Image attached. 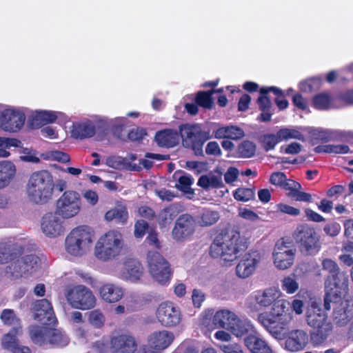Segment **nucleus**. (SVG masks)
<instances>
[{
	"label": "nucleus",
	"instance_id": "nucleus-1",
	"mask_svg": "<svg viewBox=\"0 0 353 353\" xmlns=\"http://www.w3.org/2000/svg\"><path fill=\"white\" fill-rule=\"evenodd\" d=\"M247 239L242 236L238 227L225 224L220 226L209 248V254L231 265L248 249Z\"/></svg>",
	"mask_w": 353,
	"mask_h": 353
},
{
	"label": "nucleus",
	"instance_id": "nucleus-2",
	"mask_svg": "<svg viewBox=\"0 0 353 353\" xmlns=\"http://www.w3.org/2000/svg\"><path fill=\"white\" fill-rule=\"evenodd\" d=\"M123 233L118 230H110L99 236L93 248V255L103 263L118 259L125 250Z\"/></svg>",
	"mask_w": 353,
	"mask_h": 353
},
{
	"label": "nucleus",
	"instance_id": "nucleus-3",
	"mask_svg": "<svg viewBox=\"0 0 353 353\" xmlns=\"http://www.w3.org/2000/svg\"><path fill=\"white\" fill-rule=\"evenodd\" d=\"M287 302L276 301L270 313L263 312L258 316L259 322L276 340L281 341L285 336V329L292 320L290 313L286 310Z\"/></svg>",
	"mask_w": 353,
	"mask_h": 353
},
{
	"label": "nucleus",
	"instance_id": "nucleus-4",
	"mask_svg": "<svg viewBox=\"0 0 353 353\" xmlns=\"http://www.w3.org/2000/svg\"><path fill=\"white\" fill-rule=\"evenodd\" d=\"M54 181L52 174L45 170L34 172L26 185V194L32 202L44 204L52 197Z\"/></svg>",
	"mask_w": 353,
	"mask_h": 353
},
{
	"label": "nucleus",
	"instance_id": "nucleus-5",
	"mask_svg": "<svg viewBox=\"0 0 353 353\" xmlns=\"http://www.w3.org/2000/svg\"><path fill=\"white\" fill-rule=\"evenodd\" d=\"M95 239L94 230L86 225L72 229L65 239V250L68 254L76 258L87 255Z\"/></svg>",
	"mask_w": 353,
	"mask_h": 353
},
{
	"label": "nucleus",
	"instance_id": "nucleus-6",
	"mask_svg": "<svg viewBox=\"0 0 353 353\" xmlns=\"http://www.w3.org/2000/svg\"><path fill=\"white\" fill-rule=\"evenodd\" d=\"M305 320L307 325L313 329L310 337L314 345L321 344L330 335L332 325L317 303L312 302L307 307Z\"/></svg>",
	"mask_w": 353,
	"mask_h": 353
},
{
	"label": "nucleus",
	"instance_id": "nucleus-7",
	"mask_svg": "<svg viewBox=\"0 0 353 353\" xmlns=\"http://www.w3.org/2000/svg\"><path fill=\"white\" fill-rule=\"evenodd\" d=\"M348 290V279L344 272L327 276L325 281L324 307L331 309V303H336L344 296Z\"/></svg>",
	"mask_w": 353,
	"mask_h": 353
},
{
	"label": "nucleus",
	"instance_id": "nucleus-8",
	"mask_svg": "<svg viewBox=\"0 0 353 353\" xmlns=\"http://www.w3.org/2000/svg\"><path fill=\"white\" fill-rule=\"evenodd\" d=\"M64 294L68 304L74 309L87 310L96 305L95 296L90 288L83 285L68 288Z\"/></svg>",
	"mask_w": 353,
	"mask_h": 353
},
{
	"label": "nucleus",
	"instance_id": "nucleus-9",
	"mask_svg": "<svg viewBox=\"0 0 353 353\" xmlns=\"http://www.w3.org/2000/svg\"><path fill=\"white\" fill-rule=\"evenodd\" d=\"M147 261L152 277L161 285H168L172 274L169 262L158 252H148Z\"/></svg>",
	"mask_w": 353,
	"mask_h": 353
},
{
	"label": "nucleus",
	"instance_id": "nucleus-10",
	"mask_svg": "<svg viewBox=\"0 0 353 353\" xmlns=\"http://www.w3.org/2000/svg\"><path fill=\"white\" fill-rule=\"evenodd\" d=\"M183 145L191 148L196 156H203V146L209 139L199 125L185 124L179 127Z\"/></svg>",
	"mask_w": 353,
	"mask_h": 353
},
{
	"label": "nucleus",
	"instance_id": "nucleus-11",
	"mask_svg": "<svg viewBox=\"0 0 353 353\" xmlns=\"http://www.w3.org/2000/svg\"><path fill=\"white\" fill-rule=\"evenodd\" d=\"M296 249L290 239L281 238L276 243L272 252L273 263L279 270L290 268L294 263Z\"/></svg>",
	"mask_w": 353,
	"mask_h": 353
},
{
	"label": "nucleus",
	"instance_id": "nucleus-12",
	"mask_svg": "<svg viewBox=\"0 0 353 353\" xmlns=\"http://www.w3.org/2000/svg\"><path fill=\"white\" fill-rule=\"evenodd\" d=\"M81 209L80 194L73 190H68L56 202L54 214L63 219H70L76 216Z\"/></svg>",
	"mask_w": 353,
	"mask_h": 353
},
{
	"label": "nucleus",
	"instance_id": "nucleus-13",
	"mask_svg": "<svg viewBox=\"0 0 353 353\" xmlns=\"http://www.w3.org/2000/svg\"><path fill=\"white\" fill-rule=\"evenodd\" d=\"M294 238L300 244L301 251L307 254H314L321 248L320 236L314 228H298L294 233Z\"/></svg>",
	"mask_w": 353,
	"mask_h": 353
},
{
	"label": "nucleus",
	"instance_id": "nucleus-14",
	"mask_svg": "<svg viewBox=\"0 0 353 353\" xmlns=\"http://www.w3.org/2000/svg\"><path fill=\"white\" fill-rule=\"evenodd\" d=\"M156 316L163 326L170 327L180 323L182 315L179 307L175 303L165 301L158 306Z\"/></svg>",
	"mask_w": 353,
	"mask_h": 353
},
{
	"label": "nucleus",
	"instance_id": "nucleus-15",
	"mask_svg": "<svg viewBox=\"0 0 353 353\" xmlns=\"http://www.w3.org/2000/svg\"><path fill=\"white\" fill-rule=\"evenodd\" d=\"M174 340V334L168 330L154 332L148 339V345L141 347L143 353H161L168 347Z\"/></svg>",
	"mask_w": 353,
	"mask_h": 353
},
{
	"label": "nucleus",
	"instance_id": "nucleus-16",
	"mask_svg": "<svg viewBox=\"0 0 353 353\" xmlns=\"http://www.w3.org/2000/svg\"><path fill=\"white\" fill-rule=\"evenodd\" d=\"M285 339L282 347L290 352H297L305 348L309 342L307 333L301 329L285 331Z\"/></svg>",
	"mask_w": 353,
	"mask_h": 353
},
{
	"label": "nucleus",
	"instance_id": "nucleus-17",
	"mask_svg": "<svg viewBox=\"0 0 353 353\" xmlns=\"http://www.w3.org/2000/svg\"><path fill=\"white\" fill-rule=\"evenodd\" d=\"M112 353H134L137 348L135 339L127 333L117 334L110 338Z\"/></svg>",
	"mask_w": 353,
	"mask_h": 353
},
{
	"label": "nucleus",
	"instance_id": "nucleus-18",
	"mask_svg": "<svg viewBox=\"0 0 353 353\" xmlns=\"http://www.w3.org/2000/svg\"><path fill=\"white\" fill-rule=\"evenodd\" d=\"M40 264V259L34 254H29L17 259L8 266L10 272L15 276L32 273Z\"/></svg>",
	"mask_w": 353,
	"mask_h": 353
},
{
	"label": "nucleus",
	"instance_id": "nucleus-19",
	"mask_svg": "<svg viewBox=\"0 0 353 353\" xmlns=\"http://www.w3.org/2000/svg\"><path fill=\"white\" fill-rule=\"evenodd\" d=\"M261 259V254L257 251L246 253L236 267V275L245 279L252 275Z\"/></svg>",
	"mask_w": 353,
	"mask_h": 353
},
{
	"label": "nucleus",
	"instance_id": "nucleus-20",
	"mask_svg": "<svg viewBox=\"0 0 353 353\" xmlns=\"http://www.w3.org/2000/svg\"><path fill=\"white\" fill-rule=\"evenodd\" d=\"M25 114L14 109H6L2 112V129L12 132L19 131L24 125Z\"/></svg>",
	"mask_w": 353,
	"mask_h": 353
},
{
	"label": "nucleus",
	"instance_id": "nucleus-21",
	"mask_svg": "<svg viewBox=\"0 0 353 353\" xmlns=\"http://www.w3.org/2000/svg\"><path fill=\"white\" fill-rule=\"evenodd\" d=\"M34 320L47 325L54 324L56 317L51 303L47 299H41L34 302L33 305Z\"/></svg>",
	"mask_w": 353,
	"mask_h": 353
},
{
	"label": "nucleus",
	"instance_id": "nucleus-22",
	"mask_svg": "<svg viewBox=\"0 0 353 353\" xmlns=\"http://www.w3.org/2000/svg\"><path fill=\"white\" fill-rule=\"evenodd\" d=\"M99 293L101 299L104 302L114 303L123 299L124 290L119 285L113 283H106L100 286Z\"/></svg>",
	"mask_w": 353,
	"mask_h": 353
},
{
	"label": "nucleus",
	"instance_id": "nucleus-23",
	"mask_svg": "<svg viewBox=\"0 0 353 353\" xmlns=\"http://www.w3.org/2000/svg\"><path fill=\"white\" fill-rule=\"evenodd\" d=\"M143 268L141 263L135 259H130L125 262L124 270L121 274V279L132 283L137 282L142 276Z\"/></svg>",
	"mask_w": 353,
	"mask_h": 353
},
{
	"label": "nucleus",
	"instance_id": "nucleus-24",
	"mask_svg": "<svg viewBox=\"0 0 353 353\" xmlns=\"http://www.w3.org/2000/svg\"><path fill=\"white\" fill-rule=\"evenodd\" d=\"M50 327L32 325L28 327V334L33 343L43 346L48 345Z\"/></svg>",
	"mask_w": 353,
	"mask_h": 353
},
{
	"label": "nucleus",
	"instance_id": "nucleus-25",
	"mask_svg": "<svg viewBox=\"0 0 353 353\" xmlns=\"http://www.w3.org/2000/svg\"><path fill=\"white\" fill-rule=\"evenodd\" d=\"M229 331L236 337H241L254 332V327L247 319H240L236 316Z\"/></svg>",
	"mask_w": 353,
	"mask_h": 353
},
{
	"label": "nucleus",
	"instance_id": "nucleus-26",
	"mask_svg": "<svg viewBox=\"0 0 353 353\" xmlns=\"http://www.w3.org/2000/svg\"><path fill=\"white\" fill-rule=\"evenodd\" d=\"M155 141L161 147L172 148L179 143V138L176 131L165 130L156 133Z\"/></svg>",
	"mask_w": 353,
	"mask_h": 353
},
{
	"label": "nucleus",
	"instance_id": "nucleus-27",
	"mask_svg": "<svg viewBox=\"0 0 353 353\" xmlns=\"http://www.w3.org/2000/svg\"><path fill=\"white\" fill-rule=\"evenodd\" d=\"M236 316L234 312L228 310H219L213 317V322L218 327L229 331Z\"/></svg>",
	"mask_w": 353,
	"mask_h": 353
},
{
	"label": "nucleus",
	"instance_id": "nucleus-28",
	"mask_svg": "<svg viewBox=\"0 0 353 353\" xmlns=\"http://www.w3.org/2000/svg\"><path fill=\"white\" fill-rule=\"evenodd\" d=\"M194 232L193 222H176L172 231V238L177 241H183Z\"/></svg>",
	"mask_w": 353,
	"mask_h": 353
},
{
	"label": "nucleus",
	"instance_id": "nucleus-29",
	"mask_svg": "<svg viewBox=\"0 0 353 353\" xmlns=\"http://www.w3.org/2000/svg\"><path fill=\"white\" fill-rule=\"evenodd\" d=\"M280 296V292L276 288H268L263 292H259L255 295V301L263 307H268L274 303Z\"/></svg>",
	"mask_w": 353,
	"mask_h": 353
},
{
	"label": "nucleus",
	"instance_id": "nucleus-30",
	"mask_svg": "<svg viewBox=\"0 0 353 353\" xmlns=\"http://www.w3.org/2000/svg\"><path fill=\"white\" fill-rule=\"evenodd\" d=\"M15 173L16 168L12 163L7 161L0 163V189L9 185Z\"/></svg>",
	"mask_w": 353,
	"mask_h": 353
},
{
	"label": "nucleus",
	"instance_id": "nucleus-31",
	"mask_svg": "<svg viewBox=\"0 0 353 353\" xmlns=\"http://www.w3.org/2000/svg\"><path fill=\"white\" fill-rule=\"evenodd\" d=\"M95 132V126L90 121L75 124L72 130V136L80 139L92 137Z\"/></svg>",
	"mask_w": 353,
	"mask_h": 353
},
{
	"label": "nucleus",
	"instance_id": "nucleus-32",
	"mask_svg": "<svg viewBox=\"0 0 353 353\" xmlns=\"http://www.w3.org/2000/svg\"><path fill=\"white\" fill-rule=\"evenodd\" d=\"M23 333L22 327H13L11 330L5 334L1 340L2 347L4 350H10L18 346L17 336H21Z\"/></svg>",
	"mask_w": 353,
	"mask_h": 353
},
{
	"label": "nucleus",
	"instance_id": "nucleus-33",
	"mask_svg": "<svg viewBox=\"0 0 353 353\" xmlns=\"http://www.w3.org/2000/svg\"><path fill=\"white\" fill-rule=\"evenodd\" d=\"M48 335V345L53 347H63L70 342L68 336L61 330L50 328Z\"/></svg>",
	"mask_w": 353,
	"mask_h": 353
},
{
	"label": "nucleus",
	"instance_id": "nucleus-34",
	"mask_svg": "<svg viewBox=\"0 0 353 353\" xmlns=\"http://www.w3.org/2000/svg\"><path fill=\"white\" fill-rule=\"evenodd\" d=\"M57 119V115L51 111H37L30 119V125L33 128H40L41 126L49 123L54 122Z\"/></svg>",
	"mask_w": 353,
	"mask_h": 353
},
{
	"label": "nucleus",
	"instance_id": "nucleus-35",
	"mask_svg": "<svg viewBox=\"0 0 353 353\" xmlns=\"http://www.w3.org/2000/svg\"><path fill=\"white\" fill-rule=\"evenodd\" d=\"M244 343L252 353H261L270 347L265 340L254 334L245 338Z\"/></svg>",
	"mask_w": 353,
	"mask_h": 353
},
{
	"label": "nucleus",
	"instance_id": "nucleus-36",
	"mask_svg": "<svg viewBox=\"0 0 353 353\" xmlns=\"http://www.w3.org/2000/svg\"><path fill=\"white\" fill-rule=\"evenodd\" d=\"M41 230L48 237H57L63 234L65 228L61 222H41Z\"/></svg>",
	"mask_w": 353,
	"mask_h": 353
},
{
	"label": "nucleus",
	"instance_id": "nucleus-37",
	"mask_svg": "<svg viewBox=\"0 0 353 353\" xmlns=\"http://www.w3.org/2000/svg\"><path fill=\"white\" fill-rule=\"evenodd\" d=\"M105 218L106 221H112L113 219L126 221L128 218L126 206L122 203L117 204L105 213Z\"/></svg>",
	"mask_w": 353,
	"mask_h": 353
},
{
	"label": "nucleus",
	"instance_id": "nucleus-38",
	"mask_svg": "<svg viewBox=\"0 0 353 353\" xmlns=\"http://www.w3.org/2000/svg\"><path fill=\"white\" fill-rule=\"evenodd\" d=\"M197 185L205 190L212 188H218L222 186V178L221 176L202 175L198 180Z\"/></svg>",
	"mask_w": 353,
	"mask_h": 353
},
{
	"label": "nucleus",
	"instance_id": "nucleus-39",
	"mask_svg": "<svg viewBox=\"0 0 353 353\" xmlns=\"http://www.w3.org/2000/svg\"><path fill=\"white\" fill-rule=\"evenodd\" d=\"M193 183V178L192 176L185 174L181 176L178 179V183H176L175 188L178 190L183 191L185 194H193V190L191 185Z\"/></svg>",
	"mask_w": 353,
	"mask_h": 353
},
{
	"label": "nucleus",
	"instance_id": "nucleus-40",
	"mask_svg": "<svg viewBox=\"0 0 353 353\" xmlns=\"http://www.w3.org/2000/svg\"><path fill=\"white\" fill-rule=\"evenodd\" d=\"M256 152L255 144L250 141H244L238 146L239 156L243 158H250Z\"/></svg>",
	"mask_w": 353,
	"mask_h": 353
},
{
	"label": "nucleus",
	"instance_id": "nucleus-41",
	"mask_svg": "<svg viewBox=\"0 0 353 353\" xmlns=\"http://www.w3.org/2000/svg\"><path fill=\"white\" fill-rule=\"evenodd\" d=\"M299 283L294 278V275L285 276L281 281V288L288 294H294L299 289Z\"/></svg>",
	"mask_w": 353,
	"mask_h": 353
},
{
	"label": "nucleus",
	"instance_id": "nucleus-42",
	"mask_svg": "<svg viewBox=\"0 0 353 353\" xmlns=\"http://www.w3.org/2000/svg\"><path fill=\"white\" fill-rule=\"evenodd\" d=\"M0 318L6 325H13L14 327L21 326L19 319L17 317L14 310L11 309L3 310Z\"/></svg>",
	"mask_w": 353,
	"mask_h": 353
},
{
	"label": "nucleus",
	"instance_id": "nucleus-43",
	"mask_svg": "<svg viewBox=\"0 0 353 353\" xmlns=\"http://www.w3.org/2000/svg\"><path fill=\"white\" fill-rule=\"evenodd\" d=\"M145 159H140V164H141V165L147 170L152 167L153 161H163L169 159V157L168 155L154 154L150 152H147L145 154Z\"/></svg>",
	"mask_w": 353,
	"mask_h": 353
},
{
	"label": "nucleus",
	"instance_id": "nucleus-44",
	"mask_svg": "<svg viewBox=\"0 0 353 353\" xmlns=\"http://www.w3.org/2000/svg\"><path fill=\"white\" fill-rule=\"evenodd\" d=\"M255 196V190L252 188H239L234 193L235 199L241 201H248Z\"/></svg>",
	"mask_w": 353,
	"mask_h": 353
},
{
	"label": "nucleus",
	"instance_id": "nucleus-45",
	"mask_svg": "<svg viewBox=\"0 0 353 353\" xmlns=\"http://www.w3.org/2000/svg\"><path fill=\"white\" fill-rule=\"evenodd\" d=\"M353 250L352 242H344L342 251L344 252L340 256L341 261L347 266H351L353 264V258L352 257V252Z\"/></svg>",
	"mask_w": 353,
	"mask_h": 353
},
{
	"label": "nucleus",
	"instance_id": "nucleus-46",
	"mask_svg": "<svg viewBox=\"0 0 353 353\" xmlns=\"http://www.w3.org/2000/svg\"><path fill=\"white\" fill-rule=\"evenodd\" d=\"M331 99L330 96L325 93L319 94L314 97L313 103L314 107L319 110H327L330 108Z\"/></svg>",
	"mask_w": 353,
	"mask_h": 353
},
{
	"label": "nucleus",
	"instance_id": "nucleus-47",
	"mask_svg": "<svg viewBox=\"0 0 353 353\" xmlns=\"http://www.w3.org/2000/svg\"><path fill=\"white\" fill-rule=\"evenodd\" d=\"M334 319L337 324L341 326L346 325L353 317V312L351 310H345L343 312L341 310H334Z\"/></svg>",
	"mask_w": 353,
	"mask_h": 353
},
{
	"label": "nucleus",
	"instance_id": "nucleus-48",
	"mask_svg": "<svg viewBox=\"0 0 353 353\" xmlns=\"http://www.w3.org/2000/svg\"><path fill=\"white\" fill-rule=\"evenodd\" d=\"M196 102L200 106L210 109L213 104L212 94L210 92L200 91L196 94Z\"/></svg>",
	"mask_w": 353,
	"mask_h": 353
},
{
	"label": "nucleus",
	"instance_id": "nucleus-49",
	"mask_svg": "<svg viewBox=\"0 0 353 353\" xmlns=\"http://www.w3.org/2000/svg\"><path fill=\"white\" fill-rule=\"evenodd\" d=\"M105 316L99 310H94L90 312L88 321L90 323L96 328H100L103 326L105 323Z\"/></svg>",
	"mask_w": 353,
	"mask_h": 353
},
{
	"label": "nucleus",
	"instance_id": "nucleus-50",
	"mask_svg": "<svg viewBox=\"0 0 353 353\" xmlns=\"http://www.w3.org/2000/svg\"><path fill=\"white\" fill-rule=\"evenodd\" d=\"M123 303L127 305L128 310L130 311V312L139 310L143 305L141 297L135 294H130L128 296Z\"/></svg>",
	"mask_w": 353,
	"mask_h": 353
},
{
	"label": "nucleus",
	"instance_id": "nucleus-51",
	"mask_svg": "<svg viewBox=\"0 0 353 353\" xmlns=\"http://www.w3.org/2000/svg\"><path fill=\"white\" fill-rule=\"evenodd\" d=\"M281 141L278 136V132L276 134H269L263 136L262 139L263 147L266 151L273 150L276 144Z\"/></svg>",
	"mask_w": 353,
	"mask_h": 353
},
{
	"label": "nucleus",
	"instance_id": "nucleus-52",
	"mask_svg": "<svg viewBox=\"0 0 353 353\" xmlns=\"http://www.w3.org/2000/svg\"><path fill=\"white\" fill-rule=\"evenodd\" d=\"M277 132L281 141L283 140H288L289 139H296L299 140L303 139V135L296 130L284 128L279 130Z\"/></svg>",
	"mask_w": 353,
	"mask_h": 353
},
{
	"label": "nucleus",
	"instance_id": "nucleus-53",
	"mask_svg": "<svg viewBox=\"0 0 353 353\" xmlns=\"http://www.w3.org/2000/svg\"><path fill=\"white\" fill-rule=\"evenodd\" d=\"M275 208L277 214L283 213L293 216H296L301 214V210L299 209L285 203H279L276 205Z\"/></svg>",
	"mask_w": 353,
	"mask_h": 353
},
{
	"label": "nucleus",
	"instance_id": "nucleus-54",
	"mask_svg": "<svg viewBox=\"0 0 353 353\" xmlns=\"http://www.w3.org/2000/svg\"><path fill=\"white\" fill-rule=\"evenodd\" d=\"M10 246L6 243L0 244V263H8L14 259V253Z\"/></svg>",
	"mask_w": 353,
	"mask_h": 353
},
{
	"label": "nucleus",
	"instance_id": "nucleus-55",
	"mask_svg": "<svg viewBox=\"0 0 353 353\" xmlns=\"http://www.w3.org/2000/svg\"><path fill=\"white\" fill-rule=\"evenodd\" d=\"M153 228L148 224V222H136L134 225V235L137 239L142 238L147 232L149 233L150 230Z\"/></svg>",
	"mask_w": 353,
	"mask_h": 353
},
{
	"label": "nucleus",
	"instance_id": "nucleus-56",
	"mask_svg": "<svg viewBox=\"0 0 353 353\" xmlns=\"http://www.w3.org/2000/svg\"><path fill=\"white\" fill-rule=\"evenodd\" d=\"M319 79L311 78L306 81H301L299 84V88L301 91L305 92H312L316 87L318 86Z\"/></svg>",
	"mask_w": 353,
	"mask_h": 353
},
{
	"label": "nucleus",
	"instance_id": "nucleus-57",
	"mask_svg": "<svg viewBox=\"0 0 353 353\" xmlns=\"http://www.w3.org/2000/svg\"><path fill=\"white\" fill-rule=\"evenodd\" d=\"M125 159L118 156H111L106 159L105 164L114 169H120L124 165H125Z\"/></svg>",
	"mask_w": 353,
	"mask_h": 353
},
{
	"label": "nucleus",
	"instance_id": "nucleus-58",
	"mask_svg": "<svg viewBox=\"0 0 353 353\" xmlns=\"http://www.w3.org/2000/svg\"><path fill=\"white\" fill-rule=\"evenodd\" d=\"M244 135V132L241 128L234 125L227 126V139L236 140L241 139Z\"/></svg>",
	"mask_w": 353,
	"mask_h": 353
},
{
	"label": "nucleus",
	"instance_id": "nucleus-59",
	"mask_svg": "<svg viewBox=\"0 0 353 353\" xmlns=\"http://www.w3.org/2000/svg\"><path fill=\"white\" fill-rule=\"evenodd\" d=\"M288 196L293 198L296 201L312 202V197L310 194L301 192L300 190H297L294 192H289Z\"/></svg>",
	"mask_w": 353,
	"mask_h": 353
},
{
	"label": "nucleus",
	"instance_id": "nucleus-60",
	"mask_svg": "<svg viewBox=\"0 0 353 353\" xmlns=\"http://www.w3.org/2000/svg\"><path fill=\"white\" fill-rule=\"evenodd\" d=\"M322 267L323 270H327L330 273V275L341 272L336 263L330 259H325L323 261Z\"/></svg>",
	"mask_w": 353,
	"mask_h": 353
},
{
	"label": "nucleus",
	"instance_id": "nucleus-61",
	"mask_svg": "<svg viewBox=\"0 0 353 353\" xmlns=\"http://www.w3.org/2000/svg\"><path fill=\"white\" fill-rule=\"evenodd\" d=\"M145 243L151 246L152 248L160 249L161 247V242L157 237V234L154 230H150L148 236L145 241Z\"/></svg>",
	"mask_w": 353,
	"mask_h": 353
},
{
	"label": "nucleus",
	"instance_id": "nucleus-62",
	"mask_svg": "<svg viewBox=\"0 0 353 353\" xmlns=\"http://www.w3.org/2000/svg\"><path fill=\"white\" fill-rule=\"evenodd\" d=\"M219 347L224 353H244L241 345L237 343L221 344Z\"/></svg>",
	"mask_w": 353,
	"mask_h": 353
},
{
	"label": "nucleus",
	"instance_id": "nucleus-63",
	"mask_svg": "<svg viewBox=\"0 0 353 353\" xmlns=\"http://www.w3.org/2000/svg\"><path fill=\"white\" fill-rule=\"evenodd\" d=\"M285 179L286 175L283 172H276L272 174L270 181L274 185H278L283 188Z\"/></svg>",
	"mask_w": 353,
	"mask_h": 353
},
{
	"label": "nucleus",
	"instance_id": "nucleus-64",
	"mask_svg": "<svg viewBox=\"0 0 353 353\" xmlns=\"http://www.w3.org/2000/svg\"><path fill=\"white\" fill-rule=\"evenodd\" d=\"M192 299L193 305L196 307H200L205 300V294L201 290L194 289L192 291Z\"/></svg>",
	"mask_w": 353,
	"mask_h": 353
}]
</instances>
